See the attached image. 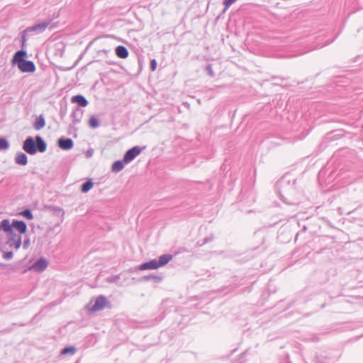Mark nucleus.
<instances>
[{
  "label": "nucleus",
  "instance_id": "nucleus-28",
  "mask_svg": "<svg viewBox=\"0 0 363 363\" xmlns=\"http://www.w3.org/2000/svg\"><path fill=\"white\" fill-rule=\"evenodd\" d=\"M2 256L5 259L9 260L13 258V253L12 251L5 252L3 253Z\"/></svg>",
  "mask_w": 363,
  "mask_h": 363
},
{
  "label": "nucleus",
  "instance_id": "nucleus-30",
  "mask_svg": "<svg viewBox=\"0 0 363 363\" xmlns=\"http://www.w3.org/2000/svg\"><path fill=\"white\" fill-rule=\"evenodd\" d=\"M213 238H213V235H210V236L206 237V238L203 240L202 242H201V244H199V245H200V246H203V245H204L205 244H206V243H208V242H211V241L213 240Z\"/></svg>",
  "mask_w": 363,
  "mask_h": 363
},
{
  "label": "nucleus",
  "instance_id": "nucleus-33",
  "mask_svg": "<svg viewBox=\"0 0 363 363\" xmlns=\"http://www.w3.org/2000/svg\"><path fill=\"white\" fill-rule=\"evenodd\" d=\"M94 150L93 149H89L86 152V157H91L93 155Z\"/></svg>",
  "mask_w": 363,
  "mask_h": 363
},
{
  "label": "nucleus",
  "instance_id": "nucleus-3",
  "mask_svg": "<svg viewBox=\"0 0 363 363\" xmlns=\"http://www.w3.org/2000/svg\"><path fill=\"white\" fill-rule=\"evenodd\" d=\"M50 21H43L42 23L35 24L33 26L28 27L25 30H23L21 36V46L23 48L25 46L26 42L27 40L26 35H30L32 33H43L46 28L50 24Z\"/></svg>",
  "mask_w": 363,
  "mask_h": 363
},
{
  "label": "nucleus",
  "instance_id": "nucleus-29",
  "mask_svg": "<svg viewBox=\"0 0 363 363\" xmlns=\"http://www.w3.org/2000/svg\"><path fill=\"white\" fill-rule=\"evenodd\" d=\"M206 70L208 73V74L211 77H214V72H213V67H212V65L211 64L208 65L206 67Z\"/></svg>",
  "mask_w": 363,
  "mask_h": 363
},
{
  "label": "nucleus",
  "instance_id": "nucleus-4",
  "mask_svg": "<svg viewBox=\"0 0 363 363\" xmlns=\"http://www.w3.org/2000/svg\"><path fill=\"white\" fill-rule=\"evenodd\" d=\"M110 306L111 303L107 300V298L103 295H101L95 299L94 304L89 308V310L91 312H96L101 311L105 308H110Z\"/></svg>",
  "mask_w": 363,
  "mask_h": 363
},
{
  "label": "nucleus",
  "instance_id": "nucleus-19",
  "mask_svg": "<svg viewBox=\"0 0 363 363\" xmlns=\"http://www.w3.org/2000/svg\"><path fill=\"white\" fill-rule=\"evenodd\" d=\"M4 231L11 230V223L9 219H4L0 222V230Z\"/></svg>",
  "mask_w": 363,
  "mask_h": 363
},
{
  "label": "nucleus",
  "instance_id": "nucleus-14",
  "mask_svg": "<svg viewBox=\"0 0 363 363\" xmlns=\"http://www.w3.org/2000/svg\"><path fill=\"white\" fill-rule=\"evenodd\" d=\"M15 162L19 165H26L28 163L27 155L22 152H18L15 157Z\"/></svg>",
  "mask_w": 363,
  "mask_h": 363
},
{
  "label": "nucleus",
  "instance_id": "nucleus-5",
  "mask_svg": "<svg viewBox=\"0 0 363 363\" xmlns=\"http://www.w3.org/2000/svg\"><path fill=\"white\" fill-rule=\"evenodd\" d=\"M48 265V262L47 259L44 257H40L36 262H35L33 264L29 266L28 268L25 269L23 271V274L26 273L28 271H33L35 272H43Z\"/></svg>",
  "mask_w": 363,
  "mask_h": 363
},
{
  "label": "nucleus",
  "instance_id": "nucleus-6",
  "mask_svg": "<svg viewBox=\"0 0 363 363\" xmlns=\"http://www.w3.org/2000/svg\"><path fill=\"white\" fill-rule=\"evenodd\" d=\"M143 149H145V147L143 148L139 146H134L132 148L128 150L123 155V162L125 164H128L132 162L138 155L140 154Z\"/></svg>",
  "mask_w": 363,
  "mask_h": 363
},
{
  "label": "nucleus",
  "instance_id": "nucleus-31",
  "mask_svg": "<svg viewBox=\"0 0 363 363\" xmlns=\"http://www.w3.org/2000/svg\"><path fill=\"white\" fill-rule=\"evenodd\" d=\"M157 61L155 59H152L151 61H150V69L152 71H155L157 68Z\"/></svg>",
  "mask_w": 363,
  "mask_h": 363
},
{
  "label": "nucleus",
  "instance_id": "nucleus-12",
  "mask_svg": "<svg viewBox=\"0 0 363 363\" xmlns=\"http://www.w3.org/2000/svg\"><path fill=\"white\" fill-rule=\"evenodd\" d=\"M72 103L77 104L79 106L85 107L88 105L87 99L82 95L73 96L71 99Z\"/></svg>",
  "mask_w": 363,
  "mask_h": 363
},
{
  "label": "nucleus",
  "instance_id": "nucleus-7",
  "mask_svg": "<svg viewBox=\"0 0 363 363\" xmlns=\"http://www.w3.org/2000/svg\"><path fill=\"white\" fill-rule=\"evenodd\" d=\"M18 68L22 72H34L35 71V65L34 62L26 60L18 63Z\"/></svg>",
  "mask_w": 363,
  "mask_h": 363
},
{
  "label": "nucleus",
  "instance_id": "nucleus-35",
  "mask_svg": "<svg viewBox=\"0 0 363 363\" xmlns=\"http://www.w3.org/2000/svg\"><path fill=\"white\" fill-rule=\"evenodd\" d=\"M18 235H16V236H11L9 238V240L11 242H14L16 240V238H18Z\"/></svg>",
  "mask_w": 363,
  "mask_h": 363
},
{
  "label": "nucleus",
  "instance_id": "nucleus-22",
  "mask_svg": "<svg viewBox=\"0 0 363 363\" xmlns=\"http://www.w3.org/2000/svg\"><path fill=\"white\" fill-rule=\"evenodd\" d=\"M143 281H148L150 279H153L155 282H160L162 280V278L157 275H149V276H144L141 279Z\"/></svg>",
  "mask_w": 363,
  "mask_h": 363
},
{
  "label": "nucleus",
  "instance_id": "nucleus-2",
  "mask_svg": "<svg viewBox=\"0 0 363 363\" xmlns=\"http://www.w3.org/2000/svg\"><path fill=\"white\" fill-rule=\"evenodd\" d=\"M23 149L31 155L38 152L43 153L47 150V143L40 135H36L35 138L28 136L23 143Z\"/></svg>",
  "mask_w": 363,
  "mask_h": 363
},
{
  "label": "nucleus",
  "instance_id": "nucleus-37",
  "mask_svg": "<svg viewBox=\"0 0 363 363\" xmlns=\"http://www.w3.org/2000/svg\"><path fill=\"white\" fill-rule=\"evenodd\" d=\"M306 229H307V228H306V226H303V231H306Z\"/></svg>",
  "mask_w": 363,
  "mask_h": 363
},
{
  "label": "nucleus",
  "instance_id": "nucleus-13",
  "mask_svg": "<svg viewBox=\"0 0 363 363\" xmlns=\"http://www.w3.org/2000/svg\"><path fill=\"white\" fill-rule=\"evenodd\" d=\"M117 57L121 59H125L128 57L129 52L128 49L123 45H118L115 49Z\"/></svg>",
  "mask_w": 363,
  "mask_h": 363
},
{
  "label": "nucleus",
  "instance_id": "nucleus-10",
  "mask_svg": "<svg viewBox=\"0 0 363 363\" xmlns=\"http://www.w3.org/2000/svg\"><path fill=\"white\" fill-rule=\"evenodd\" d=\"M27 56V52L26 51L23 50H18L17 51L13 57V59H12V62L13 64H16L17 66L18 65V63H20L21 62H23L26 60V57Z\"/></svg>",
  "mask_w": 363,
  "mask_h": 363
},
{
  "label": "nucleus",
  "instance_id": "nucleus-23",
  "mask_svg": "<svg viewBox=\"0 0 363 363\" xmlns=\"http://www.w3.org/2000/svg\"><path fill=\"white\" fill-rule=\"evenodd\" d=\"M9 147V143L5 138H0V150H7Z\"/></svg>",
  "mask_w": 363,
  "mask_h": 363
},
{
  "label": "nucleus",
  "instance_id": "nucleus-34",
  "mask_svg": "<svg viewBox=\"0 0 363 363\" xmlns=\"http://www.w3.org/2000/svg\"><path fill=\"white\" fill-rule=\"evenodd\" d=\"M5 233H8L10 237L11 236H16V233L13 231V228H11V230L4 231Z\"/></svg>",
  "mask_w": 363,
  "mask_h": 363
},
{
  "label": "nucleus",
  "instance_id": "nucleus-27",
  "mask_svg": "<svg viewBox=\"0 0 363 363\" xmlns=\"http://www.w3.org/2000/svg\"><path fill=\"white\" fill-rule=\"evenodd\" d=\"M237 0H224L223 1V4L225 6V8L223 9V13H225L228 9L229 7L233 4H234Z\"/></svg>",
  "mask_w": 363,
  "mask_h": 363
},
{
  "label": "nucleus",
  "instance_id": "nucleus-9",
  "mask_svg": "<svg viewBox=\"0 0 363 363\" xmlns=\"http://www.w3.org/2000/svg\"><path fill=\"white\" fill-rule=\"evenodd\" d=\"M11 226L21 234L26 233L28 230L27 225L23 220L13 219L11 223Z\"/></svg>",
  "mask_w": 363,
  "mask_h": 363
},
{
  "label": "nucleus",
  "instance_id": "nucleus-20",
  "mask_svg": "<svg viewBox=\"0 0 363 363\" xmlns=\"http://www.w3.org/2000/svg\"><path fill=\"white\" fill-rule=\"evenodd\" d=\"M89 125L91 128H97L99 126V122L95 116H91L89 121Z\"/></svg>",
  "mask_w": 363,
  "mask_h": 363
},
{
  "label": "nucleus",
  "instance_id": "nucleus-15",
  "mask_svg": "<svg viewBox=\"0 0 363 363\" xmlns=\"http://www.w3.org/2000/svg\"><path fill=\"white\" fill-rule=\"evenodd\" d=\"M45 125V119L43 115H40L38 117L36 118L35 121L33 123V128L39 130L42 128H43Z\"/></svg>",
  "mask_w": 363,
  "mask_h": 363
},
{
  "label": "nucleus",
  "instance_id": "nucleus-39",
  "mask_svg": "<svg viewBox=\"0 0 363 363\" xmlns=\"http://www.w3.org/2000/svg\"><path fill=\"white\" fill-rule=\"evenodd\" d=\"M334 39L333 40H331L330 42L328 43V44L330 43L331 42H333Z\"/></svg>",
  "mask_w": 363,
  "mask_h": 363
},
{
  "label": "nucleus",
  "instance_id": "nucleus-16",
  "mask_svg": "<svg viewBox=\"0 0 363 363\" xmlns=\"http://www.w3.org/2000/svg\"><path fill=\"white\" fill-rule=\"evenodd\" d=\"M172 259V255L170 254H164L159 257L157 264L159 267H163L167 264Z\"/></svg>",
  "mask_w": 363,
  "mask_h": 363
},
{
  "label": "nucleus",
  "instance_id": "nucleus-11",
  "mask_svg": "<svg viewBox=\"0 0 363 363\" xmlns=\"http://www.w3.org/2000/svg\"><path fill=\"white\" fill-rule=\"evenodd\" d=\"M159 268L157 264V259H152L149 262H146L145 263L141 264L138 269L140 270H146V269H155Z\"/></svg>",
  "mask_w": 363,
  "mask_h": 363
},
{
  "label": "nucleus",
  "instance_id": "nucleus-18",
  "mask_svg": "<svg viewBox=\"0 0 363 363\" xmlns=\"http://www.w3.org/2000/svg\"><path fill=\"white\" fill-rule=\"evenodd\" d=\"M94 186V183L91 179H88L86 182L83 183L81 186V191L82 193H87Z\"/></svg>",
  "mask_w": 363,
  "mask_h": 363
},
{
  "label": "nucleus",
  "instance_id": "nucleus-32",
  "mask_svg": "<svg viewBox=\"0 0 363 363\" xmlns=\"http://www.w3.org/2000/svg\"><path fill=\"white\" fill-rule=\"evenodd\" d=\"M30 239L28 238L25 239L23 241V249H27L30 246Z\"/></svg>",
  "mask_w": 363,
  "mask_h": 363
},
{
  "label": "nucleus",
  "instance_id": "nucleus-1",
  "mask_svg": "<svg viewBox=\"0 0 363 363\" xmlns=\"http://www.w3.org/2000/svg\"><path fill=\"white\" fill-rule=\"evenodd\" d=\"M276 189L283 202L289 205H296L299 203L295 187V180L291 182L283 177L277 182Z\"/></svg>",
  "mask_w": 363,
  "mask_h": 363
},
{
  "label": "nucleus",
  "instance_id": "nucleus-25",
  "mask_svg": "<svg viewBox=\"0 0 363 363\" xmlns=\"http://www.w3.org/2000/svg\"><path fill=\"white\" fill-rule=\"evenodd\" d=\"M10 245L11 246L13 245L16 250L19 249L21 247V246L22 245L21 236H18L16 240L14 242H13V244H11Z\"/></svg>",
  "mask_w": 363,
  "mask_h": 363
},
{
  "label": "nucleus",
  "instance_id": "nucleus-17",
  "mask_svg": "<svg viewBox=\"0 0 363 363\" xmlns=\"http://www.w3.org/2000/svg\"><path fill=\"white\" fill-rule=\"evenodd\" d=\"M124 164L123 160H117L112 164L111 170L113 172H119L124 168Z\"/></svg>",
  "mask_w": 363,
  "mask_h": 363
},
{
  "label": "nucleus",
  "instance_id": "nucleus-36",
  "mask_svg": "<svg viewBox=\"0 0 363 363\" xmlns=\"http://www.w3.org/2000/svg\"><path fill=\"white\" fill-rule=\"evenodd\" d=\"M102 52H104V53H106V52H108V50H103Z\"/></svg>",
  "mask_w": 363,
  "mask_h": 363
},
{
  "label": "nucleus",
  "instance_id": "nucleus-38",
  "mask_svg": "<svg viewBox=\"0 0 363 363\" xmlns=\"http://www.w3.org/2000/svg\"><path fill=\"white\" fill-rule=\"evenodd\" d=\"M323 174V170H321V171L320 172V175L321 176Z\"/></svg>",
  "mask_w": 363,
  "mask_h": 363
},
{
  "label": "nucleus",
  "instance_id": "nucleus-26",
  "mask_svg": "<svg viewBox=\"0 0 363 363\" xmlns=\"http://www.w3.org/2000/svg\"><path fill=\"white\" fill-rule=\"evenodd\" d=\"M79 108H77L76 110L73 111L71 114V117L72 118V122L74 123H78L80 121V118H77V112H79Z\"/></svg>",
  "mask_w": 363,
  "mask_h": 363
},
{
  "label": "nucleus",
  "instance_id": "nucleus-21",
  "mask_svg": "<svg viewBox=\"0 0 363 363\" xmlns=\"http://www.w3.org/2000/svg\"><path fill=\"white\" fill-rule=\"evenodd\" d=\"M18 215L23 216L24 218H27L28 220H32L33 218V213L28 208H26V209L21 211L20 213H18Z\"/></svg>",
  "mask_w": 363,
  "mask_h": 363
},
{
  "label": "nucleus",
  "instance_id": "nucleus-24",
  "mask_svg": "<svg viewBox=\"0 0 363 363\" xmlns=\"http://www.w3.org/2000/svg\"><path fill=\"white\" fill-rule=\"evenodd\" d=\"M76 352V349L74 347H65L64 348L62 352H61V354H74Z\"/></svg>",
  "mask_w": 363,
  "mask_h": 363
},
{
  "label": "nucleus",
  "instance_id": "nucleus-8",
  "mask_svg": "<svg viewBox=\"0 0 363 363\" xmlns=\"http://www.w3.org/2000/svg\"><path fill=\"white\" fill-rule=\"evenodd\" d=\"M58 147L63 150H69L74 146V142L72 139L69 138H60L57 140Z\"/></svg>",
  "mask_w": 363,
  "mask_h": 363
}]
</instances>
